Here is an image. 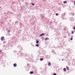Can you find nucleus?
I'll list each match as a JSON object with an SVG mask.
<instances>
[{"mask_svg":"<svg viewBox=\"0 0 75 75\" xmlns=\"http://www.w3.org/2000/svg\"><path fill=\"white\" fill-rule=\"evenodd\" d=\"M4 38L3 37H2L1 38V40H4Z\"/></svg>","mask_w":75,"mask_h":75,"instance_id":"f257e3e1","label":"nucleus"},{"mask_svg":"<svg viewBox=\"0 0 75 75\" xmlns=\"http://www.w3.org/2000/svg\"><path fill=\"white\" fill-rule=\"evenodd\" d=\"M13 66L14 67H16L17 66V64H16V63H15L13 64Z\"/></svg>","mask_w":75,"mask_h":75,"instance_id":"f03ea898","label":"nucleus"},{"mask_svg":"<svg viewBox=\"0 0 75 75\" xmlns=\"http://www.w3.org/2000/svg\"><path fill=\"white\" fill-rule=\"evenodd\" d=\"M45 35V33H42L40 35V36H42V35Z\"/></svg>","mask_w":75,"mask_h":75,"instance_id":"7ed1b4c3","label":"nucleus"},{"mask_svg":"<svg viewBox=\"0 0 75 75\" xmlns=\"http://www.w3.org/2000/svg\"><path fill=\"white\" fill-rule=\"evenodd\" d=\"M49 40V38H46L45 39V40Z\"/></svg>","mask_w":75,"mask_h":75,"instance_id":"20e7f679","label":"nucleus"},{"mask_svg":"<svg viewBox=\"0 0 75 75\" xmlns=\"http://www.w3.org/2000/svg\"><path fill=\"white\" fill-rule=\"evenodd\" d=\"M39 42V41H38V40H36V43L37 44H38V43Z\"/></svg>","mask_w":75,"mask_h":75,"instance_id":"39448f33","label":"nucleus"},{"mask_svg":"<svg viewBox=\"0 0 75 75\" xmlns=\"http://www.w3.org/2000/svg\"><path fill=\"white\" fill-rule=\"evenodd\" d=\"M66 68L67 70H69V67H67Z\"/></svg>","mask_w":75,"mask_h":75,"instance_id":"423d86ee","label":"nucleus"},{"mask_svg":"<svg viewBox=\"0 0 75 75\" xmlns=\"http://www.w3.org/2000/svg\"><path fill=\"white\" fill-rule=\"evenodd\" d=\"M67 1H64V3L65 4V3H67Z\"/></svg>","mask_w":75,"mask_h":75,"instance_id":"0eeeda50","label":"nucleus"},{"mask_svg":"<svg viewBox=\"0 0 75 75\" xmlns=\"http://www.w3.org/2000/svg\"><path fill=\"white\" fill-rule=\"evenodd\" d=\"M35 46H36V47H38V46H39V45H38V44H37L35 45Z\"/></svg>","mask_w":75,"mask_h":75,"instance_id":"6e6552de","label":"nucleus"},{"mask_svg":"<svg viewBox=\"0 0 75 75\" xmlns=\"http://www.w3.org/2000/svg\"><path fill=\"white\" fill-rule=\"evenodd\" d=\"M30 74H33V72L31 71L30 73Z\"/></svg>","mask_w":75,"mask_h":75,"instance_id":"1a4fd4ad","label":"nucleus"},{"mask_svg":"<svg viewBox=\"0 0 75 75\" xmlns=\"http://www.w3.org/2000/svg\"><path fill=\"white\" fill-rule=\"evenodd\" d=\"M50 64H51V63L50 62H49L48 64V65H49V66H50Z\"/></svg>","mask_w":75,"mask_h":75,"instance_id":"9d476101","label":"nucleus"},{"mask_svg":"<svg viewBox=\"0 0 75 75\" xmlns=\"http://www.w3.org/2000/svg\"><path fill=\"white\" fill-rule=\"evenodd\" d=\"M63 71H66V69H65V68H64V69H63Z\"/></svg>","mask_w":75,"mask_h":75,"instance_id":"9b49d317","label":"nucleus"},{"mask_svg":"<svg viewBox=\"0 0 75 75\" xmlns=\"http://www.w3.org/2000/svg\"><path fill=\"white\" fill-rule=\"evenodd\" d=\"M43 60V58L41 59H40V61H42Z\"/></svg>","mask_w":75,"mask_h":75,"instance_id":"f8f14e48","label":"nucleus"},{"mask_svg":"<svg viewBox=\"0 0 75 75\" xmlns=\"http://www.w3.org/2000/svg\"><path fill=\"white\" fill-rule=\"evenodd\" d=\"M18 23V21H16V22L15 23V24H17Z\"/></svg>","mask_w":75,"mask_h":75,"instance_id":"ddd939ff","label":"nucleus"},{"mask_svg":"<svg viewBox=\"0 0 75 75\" xmlns=\"http://www.w3.org/2000/svg\"><path fill=\"white\" fill-rule=\"evenodd\" d=\"M74 31H72L71 32V33H72V34H74Z\"/></svg>","mask_w":75,"mask_h":75,"instance_id":"4468645a","label":"nucleus"},{"mask_svg":"<svg viewBox=\"0 0 75 75\" xmlns=\"http://www.w3.org/2000/svg\"><path fill=\"white\" fill-rule=\"evenodd\" d=\"M56 16H58V13H56Z\"/></svg>","mask_w":75,"mask_h":75,"instance_id":"2eb2a0df","label":"nucleus"},{"mask_svg":"<svg viewBox=\"0 0 75 75\" xmlns=\"http://www.w3.org/2000/svg\"><path fill=\"white\" fill-rule=\"evenodd\" d=\"M53 75H57V74H56L55 73H54L53 74Z\"/></svg>","mask_w":75,"mask_h":75,"instance_id":"dca6fc26","label":"nucleus"},{"mask_svg":"<svg viewBox=\"0 0 75 75\" xmlns=\"http://www.w3.org/2000/svg\"><path fill=\"white\" fill-rule=\"evenodd\" d=\"M32 4L33 6H34V4L32 3Z\"/></svg>","mask_w":75,"mask_h":75,"instance_id":"f3484780","label":"nucleus"},{"mask_svg":"<svg viewBox=\"0 0 75 75\" xmlns=\"http://www.w3.org/2000/svg\"><path fill=\"white\" fill-rule=\"evenodd\" d=\"M74 30H75V27H74L73 28Z\"/></svg>","mask_w":75,"mask_h":75,"instance_id":"a211bd4d","label":"nucleus"},{"mask_svg":"<svg viewBox=\"0 0 75 75\" xmlns=\"http://www.w3.org/2000/svg\"><path fill=\"white\" fill-rule=\"evenodd\" d=\"M73 38H71V40H73Z\"/></svg>","mask_w":75,"mask_h":75,"instance_id":"6ab92c4d","label":"nucleus"},{"mask_svg":"<svg viewBox=\"0 0 75 75\" xmlns=\"http://www.w3.org/2000/svg\"><path fill=\"white\" fill-rule=\"evenodd\" d=\"M8 33H9V32H10V31H8Z\"/></svg>","mask_w":75,"mask_h":75,"instance_id":"aec40b11","label":"nucleus"},{"mask_svg":"<svg viewBox=\"0 0 75 75\" xmlns=\"http://www.w3.org/2000/svg\"><path fill=\"white\" fill-rule=\"evenodd\" d=\"M0 52H1V50H0Z\"/></svg>","mask_w":75,"mask_h":75,"instance_id":"412c9836","label":"nucleus"},{"mask_svg":"<svg viewBox=\"0 0 75 75\" xmlns=\"http://www.w3.org/2000/svg\"><path fill=\"white\" fill-rule=\"evenodd\" d=\"M62 61H64V59H62Z\"/></svg>","mask_w":75,"mask_h":75,"instance_id":"4be33fe9","label":"nucleus"}]
</instances>
